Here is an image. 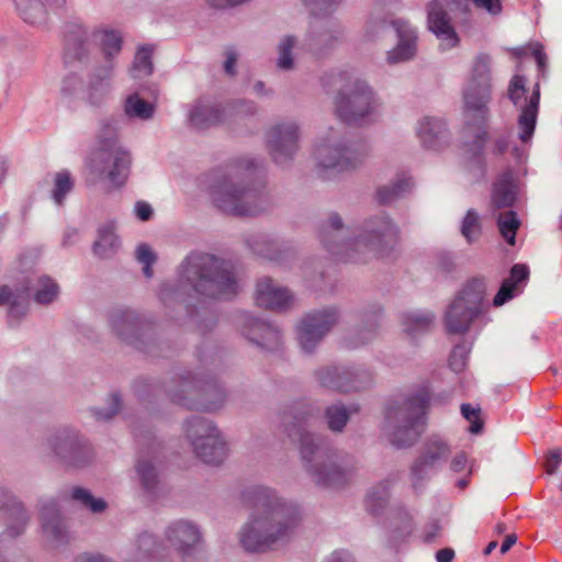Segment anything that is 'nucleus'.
<instances>
[{
  "mask_svg": "<svg viewBox=\"0 0 562 562\" xmlns=\"http://www.w3.org/2000/svg\"><path fill=\"white\" fill-rule=\"evenodd\" d=\"M262 167L251 157H238L210 175L209 195L222 212L237 216H256L271 206L261 181Z\"/></svg>",
  "mask_w": 562,
  "mask_h": 562,
  "instance_id": "obj_1",
  "label": "nucleus"
},
{
  "mask_svg": "<svg viewBox=\"0 0 562 562\" xmlns=\"http://www.w3.org/2000/svg\"><path fill=\"white\" fill-rule=\"evenodd\" d=\"M252 508L240 533V543L249 552H262L288 541L296 530L301 515L293 503L281 499L265 486H250L241 493Z\"/></svg>",
  "mask_w": 562,
  "mask_h": 562,
  "instance_id": "obj_2",
  "label": "nucleus"
},
{
  "mask_svg": "<svg viewBox=\"0 0 562 562\" xmlns=\"http://www.w3.org/2000/svg\"><path fill=\"white\" fill-rule=\"evenodd\" d=\"M349 235V228L337 213L329 215L319 233L324 247L344 262H364L386 256L398 243V229L383 212L369 217L359 235L352 238Z\"/></svg>",
  "mask_w": 562,
  "mask_h": 562,
  "instance_id": "obj_3",
  "label": "nucleus"
},
{
  "mask_svg": "<svg viewBox=\"0 0 562 562\" xmlns=\"http://www.w3.org/2000/svg\"><path fill=\"white\" fill-rule=\"evenodd\" d=\"M314 408L307 404L293 405L282 415V426L292 441L300 442L304 467L318 485L337 487L344 485L351 468L338 462V456L329 448L324 437L311 432Z\"/></svg>",
  "mask_w": 562,
  "mask_h": 562,
  "instance_id": "obj_4",
  "label": "nucleus"
},
{
  "mask_svg": "<svg viewBox=\"0 0 562 562\" xmlns=\"http://www.w3.org/2000/svg\"><path fill=\"white\" fill-rule=\"evenodd\" d=\"M179 284H162L159 297L164 304L183 301L184 296L227 300L239 291L229 262L203 252H191L179 268Z\"/></svg>",
  "mask_w": 562,
  "mask_h": 562,
  "instance_id": "obj_5",
  "label": "nucleus"
},
{
  "mask_svg": "<svg viewBox=\"0 0 562 562\" xmlns=\"http://www.w3.org/2000/svg\"><path fill=\"white\" fill-rule=\"evenodd\" d=\"M122 43V35L116 30H89L82 24L74 23L68 25L65 33L63 60L67 66L91 69L92 76L103 81L112 74Z\"/></svg>",
  "mask_w": 562,
  "mask_h": 562,
  "instance_id": "obj_6",
  "label": "nucleus"
},
{
  "mask_svg": "<svg viewBox=\"0 0 562 562\" xmlns=\"http://www.w3.org/2000/svg\"><path fill=\"white\" fill-rule=\"evenodd\" d=\"M491 92V58L479 55L471 68L463 88V116L465 125L474 127V156L481 161V153L486 140L485 124L488 117Z\"/></svg>",
  "mask_w": 562,
  "mask_h": 562,
  "instance_id": "obj_7",
  "label": "nucleus"
},
{
  "mask_svg": "<svg viewBox=\"0 0 562 562\" xmlns=\"http://www.w3.org/2000/svg\"><path fill=\"white\" fill-rule=\"evenodd\" d=\"M430 393L426 385L405 396L386 409L385 418L390 441L398 447L414 445L426 427Z\"/></svg>",
  "mask_w": 562,
  "mask_h": 562,
  "instance_id": "obj_8",
  "label": "nucleus"
},
{
  "mask_svg": "<svg viewBox=\"0 0 562 562\" xmlns=\"http://www.w3.org/2000/svg\"><path fill=\"white\" fill-rule=\"evenodd\" d=\"M131 164V154L119 144L115 131L110 125H104L98 147L86 160L92 181L106 180L111 187L119 188L127 180Z\"/></svg>",
  "mask_w": 562,
  "mask_h": 562,
  "instance_id": "obj_9",
  "label": "nucleus"
},
{
  "mask_svg": "<svg viewBox=\"0 0 562 562\" xmlns=\"http://www.w3.org/2000/svg\"><path fill=\"white\" fill-rule=\"evenodd\" d=\"M368 153L366 143L348 140L341 132L330 128L315 145L313 156L319 176L329 178V172L356 168Z\"/></svg>",
  "mask_w": 562,
  "mask_h": 562,
  "instance_id": "obj_10",
  "label": "nucleus"
},
{
  "mask_svg": "<svg viewBox=\"0 0 562 562\" xmlns=\"http://www.w3.org/2000/svg\"><path fill=\"white\" fill-rule=\"evenodd\" d=\"M527 79L515 75L508 85V98L518 111L517 136L522 147H514L513 155L521 162L526 156L525 147L529 146L535 134L540 106V87L536 83L532 89L526 87Z\"/></svg>",
  "mask_w": 562,
  "mask_h": 562,
  "instance_id": "obj_11",
  "label": "nucleus"
},
{
  "mask_svg": "<svg viewBox=\"0 0 562 562\" xmlns=\"http://www.w3.org/2000/svg\"><path fill=\"white\" fill-rule=\"evenodd\" d=\"M170 400L189 409L212 412L225 401V392L213 378L179 376L167 387Z\"/></svg>",
  "mask_w": 562,
  "mask_h": 562,
  "instance_id": "obj_12",
  "label": "nucleus"
},
{
  "mask_svg": "<svg viewBox=\"0 0 562 562\" xmlns=\"http://www.w3.org/2000/svg\"><path fill=\"white\" fill-rule=\"evenodd\" d=\"M379 106L371 87L359 78L349 79L335 100L337 116L349 125H361L370 121Z\"/></svg>",
  "mask_w": 562,
  "mask_h": 562,
  "instance_id": "obj_13",
  "label": "nucleus"
},
{
  "mask_svg": "<svg viewBox=\"0 0 562 562\" xmlns=\"http://www.w3.org/2000/svg\"><path fill=\"white\" fill-rule=\"evenodd\" d=\"M486 284L483 279H473L457 294L445 314V326L450 334L465 333L472 322L484 310Z\"/></svg>",
  "mask_w": 562,
  "mask_h": 562,
  "instance_id": "obj_14",
  "label": "nucleus"
},
{
  "mask_svg": "<svg viewBox=\"0 0 562 562\" xmlns=\"http://www.w3.org/2000/svg\"><path fill=\"white\" fill-rule=\"evenodd\" d=\"M186 435L195 456L209 464L221 463L227 453L218 429L205 417L193 416L186 422Z\"/></svg>",
  "mask_w": 562,
  "mask_h": 562,
  "instance_id": "obj_15",
  "label": "nucleus"
},
{
  "mask_svg": "<svg viewBox=\"0 0 562 562\" xmlns=\"http://www.w3.org/2000/svg\"><path fill=\"white\" fill-rule=\"evenodd\" d=\"M451 453L450 446L439 436H432L423 446L420 456L413 463L412 484L417 491L424 481L437 473L447 462Z\"/></svg>",
  "mask_w": 562,
  "mask_h": 562,
  "instance_id": "obj_16",
  "label": "nucleus"
},
{
  "mask_svg": "<svg viewBox=\"0 0 562 562\" xmlns=\"http://www.w3.org/2000/svg\"><path fill=\"white\" fill-rule=\"evenodd\" d=\"M300 127L294 121L274 124L266 134V144L278 165L290 161L299 148Z\"/></svg>",
  "mask_w": 562,
  "mask_h": 562,
  "instance_id": "obj_17",
  "label": "nucleus"
},
{
  "mask_svg": "<svg viewBox=\"0 0 562 562\" xmlns=\"http://www.w3.org/2000/svg\"><path fill=\"white\" fill-rule=\"evenodd\" d=\"M338 314L335 308L305 315L297 327V339L301 348L306 352H312L336 324Z\"/></svg>",
  "mask_w": 562,
  "mask_h": 562,
  "instance_id": "obj_18",
  "label": "nucleus"
},
{
  "mask_svg": "<svg viewBox=\"0 0 562 562\" xmlns=\"http://www.w3.org/2000/svg\"><path fill=\"white\" fill-rule=\"evenodd\" d=\"M54 453L74 467H82L91 457V449L76 431L68 428L58 430L48 439Z\"/></svg>",
  "mask_w": 562,
  "mask_h": 562,
  "instance_id": "obj_19",
  "label": "nucleus"
},
{
  "mask_svg": "<svg viewBox=\"0 0 562 562\" xmlns=\"http://www.w3.org/2000/svg\"><path fill=\"white\" fill-rule=\"evenodd\" d=\"M315 378L317 382L326 389L339 392H351L363 387L367 373L344 366H330L317 370Z\"/></svg>",
  "mask_w": 562,
  "mask_h": 562,
  "instance_id": "obj_20",
  "label": "nucleus"
},
{
  "mask_svg": "<svg viewBox=\"0 0 562 562\" xmlns=\"http://www.w3.org/2000/svg\"><path fill=\"white\" fill-rule=\"evenodd\" d=\"M166 540L184 560L193 555L201 542L199 527L184 519L171 522L166 529Z\"/></svg>",
  "mask_w": 562,
  "mask_h": 562,
  "instance_id": "obj_21",
  "label": "nucleus"
},
{
  "mask_svg": "<svg viewBox=\"0 0 562 562\" xmlns=\"http://www.w3.org/2000/svg\"><path fill=\"white\" fill-rule=\"evenodd\" d=\"M42 531L47 544L53 548L67 543L69 536L59 514L58 503L49 499L41 506Z\"/></svg>",
  "mask_w": 562,
  "mask_h": 562,
  "instance_id": "obj_22",
  "label": "nucleus"
},
{
  "mask_svg": "<svg viewBox=\"0 0 562 562\" xmlns=\"http://www.w3.org/2000/svg\"><path fill=\"white\" fill-rule=\"evenodd\" d=\"M255 300L257 305L267 310L285 311L293 305L294 296L288 288L270 278H262L257 283Z\"/></svg>",
  "mask_w": 562,
  "mask_h": 562,
  "instance_id": "obj_23",
  "label": "nucleus"
},
{
  "mask_svg": "<svg viewBox=\"0 0 562 562\" xmlns=\"http://www.w3.org/2000/svg\"><path fill=\"white\" fill-rule=\"evenodd\" d=\"M397 35V45L387 52L389 64H397L409 60L416 54L417 33L416 30L405 20L396 19L391 21Z\"/></svg>",
  "mask_w": 562,
  "mask_h": 562,
  "instance_id": "obj_24",
  "label": "nucleus"
},
{
  "mask_svg": "<svg viewBox=\"0 0 562 562\" xmlns=\"http://www.w3.org/2000/svg\"><path fill=\"white\" fill-rule=\"evenodd\" d=\"M428 27L440 41L441 49H450L459 43V37L450 24L449 16L442 4L438 1H431L428 4Z\"/></svg>",
  "mask_w": 562,
  "mask_h": 562,
  "instance_id": "obj_25",
  "label": "nucleus"
},
{
  "mask_svg": "<svg viewBox=\"0 0 562 562\" xmlns=\"http://www.w3.org/2000/svg\"><path fill=\"white\" fill-rule=\"evenodd\" d=\"M415 134L422 146L430 150H440L448 142L446 123L437 116L426 115L418 120Z\"/></svg>",
  "mask_w": 562,
  "mask_h": 562,
  "instance_id": "obj_26",
  "label": "nucleus"
},
{
  "mask_svg": "<svg viewBox=\"0 0 562 562\" xmlns=\"http://www.w3.org/2000/svg\"><path fill=\"white\" fill-rule=\"evenodd\" d=\"M160 443L150 437L145 449H142L136 461V473L143 488L153 494L158 484V473L155 465Z\"/></svg>",
  "mask_w": 562,
  "mask_h": 562,
  "instance_id": "obj_27",
  "label": "nucleus"
},
{
  "mask_svg": "<svg viewBox=\"0 0 562 562\" xmlns=\"http://www.w3.org/2000/svg\"><path fill=\"white\" fill-rule=\"evenodd\" d=\"M243 335L266 349L277 348L281 339L280 330L276 325L250 315L245 316Z\"/></svg>",
  "mask_w": 562,
  "mask_h": 562,
  "instance_id": "obj_28",
  "label": "nucleus"
},
{
  "mask_svg": "<svg viewBox=\"0 0 562 562\" xmlns=\"http://www.w3.org/2000/svg\"><path fill=\"white\" fill-rule=\"evenodd\" d=\"M165 553V546L158 542L154 535L145 531L130 544L125 562H159Z\"/></svg>",
  "mask_w": 562,
  "mask_h": 562,
  "instance_id": "obj_29",
  "label": "nucleus"
},
{
  "mask_svg": "<svg viewBox=\"0 0 562 562\" xmlns=\"http://www.w3.org/2000/svg\"><path fill=\"white\" fill-rule=\"evenodd\" d=\"M188 122L195 130H205L224 122L223 109L211 99H199L191 104Z\"/></svg>",
  "mask_w": 562,
  "mask_h": 562,
  "instance_id": "obj_30",
  "label": "nucleus"
},
{
  "mask_svg": "<svg viewBox=\"0 0 562 562\" xmlns=\"http://www.w3.org/2000/svg\"><path fill=\"white\" fill-rule=\"evenodd\" d=\"M110 324L117 337L138 347L142 326L135 312L128 308H116L110 315Z\"/></svg>",
  "mask_w": 562,
  "mask_h": 562,
  "instance_id": "obj_31",
  "label": "nucleus"
},
{
  "mask_svg": "<svg viewBox=\"0 0 562 562\" xmlns=\"http://www.w3.org/2000/svg\"><path fill=\"white\" fill-rule=\"evenodd\" d=\"M529 277V269L526 265L516 263L510 269V274L505 279L494 296L493 305L498 307L515 297L521 292Z\"/></svg>",
  "mask_w": 562,
  "mask_h": 562,
  "instance_id": "obj_32",
  "label": "nucleus"
},
{
  "mask_svg": "<svg viewBox=\"0 0 562 562\" xmlns=\"http://www.w3.org/2000/svg\"><path fill=\"white\" fill-rule=\"evenodd\" d=\"M392 482V479L381 481L379 484L372 486L364 497L363 503L366 512L378 520H380L386 512Z\"/></svg>",
  "mask_w": 562,
  "mask_h": 562,
  "instance_id": "obj_33",
  "label": "nucleus"
},
{
  "mask_svg": "<svg viewBox=\"0 0 562 562\" xmlns=\"http://www.w3.org/2000/svg\"><path fill=\"white\" fill-rule=\"evenodd\" d=\"M516 200V186L510 170L504 171L493 186L492 203L495 207L512 206Z\"/></svg>",
  "mask_w": 562,
  "mask_h": 562,
  "instance_id": "obj_34",
  "label": "nucleus"
},
{
  "mask_svg": "<svg viewBox=\"0 0 562 562\" xmlns=\"http://www.w3.org/2000/svg\"><path fill=\"white\" fill-rule=\"evenodd\" d=\"M387 528L392 541H403L409 537L414 530V517L412 513L405 508L393 509L390 514Z\"/></svg>",
  "mask_w": 562,
  "mask_h": 562,
  "instance_id": "obj_35",
  "label": "nucleus"
},
{
  "mask_svg": "<svg viewBox=\"0 0 562 562\" xmlns=\"http://www.w3.org/2000/svg\"><path fill=\"white\" fill-rule=\"evenodd\" d=\"M120 246L115 235V225L113 222L105 223L98 229V238L93 244V251L100 258H108L115 254Z\"/></svg>",
  "mask_w": 562,
  "mask_h": 562,
  "instance_id": "obj_36",
  "label": "nucleus"
},
{
  "mask_svg": "<svg viewBox=\"0 0 562 562\" xmlns=\"http://www.w3.org/2000/svg\"><path fill=\"white\" fill-rule=\"evenodd\" d=\"M413 180L407 172L397 175L395 181L390 186L381 187L376 192V199L381 204H389L398 198L409 193L413 189Z\"/></svg>",
  "mask_w": 562,
  "mask_h": 562,
  "instance_id": "obj_37",
  "label": "nucleus"
},
{
  "mask_svg": "<svg viewBox=\"0 0 562 562\" xmlns=\"http://www.w3.org/2000/svg\"><path fill=\"white\" fill-rule=\"evenodd\" d=\"M434 319L435 315L429 311H411L402 315L404 331L411 337L426 333Z\"/></svg>",
  "mask_w": 562,
  "mask_h": 562,
  "instance_id": "obj_38",
  "label": "nucleus"
},
{
  "mask_svg": "<svg viewBox=\"0 0 562 562\" xmlns=\"http://www.w3.org/2000/svg\"><path fill=\"white\" fill-rule=\"evenodd\" d=\"M19 15L24 22L43 26L47 23V13L44 5L38 0H13Z\"/></svg>",
  "mask_w": 562,
  "mask_h": 562,
  "instance_id": "obj_39",
  "label": "nucleus"
},
{
  "mask_svg": "<svg viewBox=\"0 0 562 562\" xmlns=\"http://www.w3.org/2000/svg\"><path fill=\"white\" fill-rule=\"evenodd\" d=\"M123 110L128 119L148 121L153 119L156 106L153 102L144 100L137 92H134L125 99Z\"/></svg>",
  "mask_w": 562,
  "mask_h": 562,
  "instance_id": "obj_40",
  "label": "nucleus"
},
{
  "mask_svg": "<svg viewBox=\"0 0 562 562\" xmlns=\"http://www.w3.org/2000/svg\"><path fill=\"white\" fill-rule=\"evenodd\" d=\"M25 293L33 292V296L38 304H48L53 302L58 293V284L47 276L38 277L31 286L23 290Z\"/></svg>",
  "mask_w": 562,
  "mask_h": 562,
  "instance_id": "obj_41",
  "label": "nucleus"
},
{
  "mask_svg": "<svg viewBox=\"0 0 562 562\" xmlns=\"http://www.w3.org/2000/svg\"><path fill=\"white\" fill-rule=\"evenodd\" d=\"M5 512L10 519L7 533L10 537H16L24 531L29 516L22 504L12 496L9 497Z\"/></svg>",
  "mask_w": 562,
  "mask_h": 562,
  "instance_id": "obj_42",
  "label": "nucleus"
},
{
  "mask_svg": "<svg viewBox=\"0 0 562 562\" xmlns=\"http://www.w3.org/2000/svg\"><path fill=\"white\" fill-rule=\"evenodd\" d=\"M248 244L252 251L259 256L270 260H279L281 257L279 243L266 235L251 237Z\"/></svg>",
  "mask_w": 562,
  "mask_h": 562,
  "instance_id": "obj_43",
  "label": "nucleus"
},
{
  "mask_svg": "<svg viewBox=\"0 0 562 562\" xmlns=\"http://www.w3.org/2000/svg\"><path fill=\"white\" fill-rule=\"evenodd\" d=\"M151 55L153 47L149 45L142 46L137 49L133 66L130 70L133 78H143L153 72Z\"/></svg>",
  "mask_w": 562,
  "mask_h": 562,
  "instance_id": "obj_44",
  "label": "nucleus"
},
{
  "mask_svg": "<svg viewBox=\"0 0 562 562\" xmlns=\"http://www.w3.org/2000/svg\"><path fill=\"white\" fill-rule=\"evenodd\" d=\"M497 225L503 238L509 245L514 246L516 241V233L520 226V221L517 216V213L514 211L501 213L497 218Z\"/></svg>",
  "mask_w": 562,
  "mask_h": 562,
  "instance_id": "obj_45",
  "label": "nucleus"
},
{
  "mask_svg": "<svg viewBox=\"0 0 562 562\" xmlns=\"http://www.w3.org/2000/svg\"><path fill=\"white\" fill-rule=\"evenodd\" d=\"M461 234L469 244H472L482 235V224L479 213L471 209L467 212L461 223Z\"/></svg>",
  "mask_w": 562,
  "mask_h": 562,
  "instance_id": "obj_46",
  "label": "nucleus"
},
{
  "mask_svg": "<svg viewBox=\"0 0 562 562\" xmlns=\"http://www.w3.org/2000/svg\"><path fill=\"white\" fill-rule=\"evenodd\" d=\"M296 44L297 40L293 35H285L280 40L278 45V68L282 70H290L293 68L294 59L292 50L296 46Z\"/></svg>",
  "mask_w": 562,
  "mask_h": 562,
  "instance_id": "obj_47",
  "label": "nucleus"
},
{
  "mask_svg": "<svg viewBox=\"0 0 562 562\" xmlns=\"http://www.w3.org/2000/svg\"><path fill=\"white\" fill-rule=\"evenodd\" d=\"M74 181L70 172L61 170L54 177V188L52 191V199L57 205H61L66 195L72 190Z\"/></svg>",
  "mask_w": 562,
  "mask_h": 562,
  "instance_id": "obj_48",
  "label": "nucleus"
},
{
  "mask_svg": "<svg viewBox=\"0 0 562 562\" xmlns=\"http://www.w3.org/2000/svg\"><path fill=\"white\" fill-rule=\"evenodd\" d=\"M222 109L225 121L227 119H241L252 115L257 111V105L254 101L240 99L222 106Z\"/></svg>",
  "mask_w": 562,
  "mask_h": 562,
  "instance_id": "obj_49",
  "label": "nucleus"
},
{
  "mask_svg": "<svg viewBox=\"0 0 562 562\" xmlns=\"http://www.w3.org/2000/svg\"><path fill=\"white\" fill-rule=\"evenodd\" d=\"M71 498L92 513H101L106 507L103 499L94 498L88 490L82 487H74L71 490Z\"/></svg>",
  "mask_w": 562,
  "mask_h": 562,
  "instance_id": "obj_50",
  "label": "nucleus"
},
{
  "mask_svg": "<svg viewBox=\"0 0 562 562\" xmlns=\"http://www.w3.org/2000/svg\"><path fill=\"white\" fill-rule=\"evenodd\" d=\"M352 411L342 405H331L326 409V419L330 430L341 431Z\"/></svg>",
  "mask_w": 562,
  "mask_h": 562,
  "instance_id": "obj_51",
  "label": "nucleus"
},
{
  "mask_svg": "<svg viewBox=\"0 0 562 562\" xmlns=\"http://www.w3.org/2000/svg\"><path fill=\"white\" fill-rule=\"evenodd\" d=\"M313 16H325L336 10L342 0H301Z\"/></svg>",
  "mask_w": 562,
  "mask_h": 562,
  "instance_id": "obj_52",
  "label": "nucleus"
},
{
  "mask_svg": "<svg viewBox=\"0 0 562 562\" xmlns=\"http://www.w3.org/2000/svg\"><path fill=\"white\" fill-rule=\"evenodd\" d=\"M470 346L462 342L456 345L449 358V366L454 372H461L467 366Z\"/></svg>",
  "mask_w": 562,
  "mask_h": 562,
  "instance_id": "obj_53",
  "label": "nucleus"
},
{
  "mask_svg": "<svg viewBox=\"0 0 562 562\" xmlns=\"http://www.w3.org/2000/svg\"><path fill=\"white\" fill-rule=\"evenodd\" d=\"M136 259L143 265V272L146 278L153 277L151 265L156 261V255L147 244H140L136 248Z\"/></svg>",
  "mask_w": 562,
  "mask_h": 562,
  "instance_id": "obj_54",
  "label": "nucleus"
},
{
  "mask_svg": "<svg viewBox=\"0 0 562 562\" xmlns=\"http://www.w3.org/2000/svg\"><path fill=\"white\" fill-rule=\"evenodd\" d=\"M30 296V293H25L24 291H18L12 301H10L9 307V319L10 322L14 319H19L22 315L26 313V302Z\"/></svg>",
  "mask_w": 562,
  "mask_h": 562,
  "instance_id": "obj_55",
  "label": "nucleus"
},
{
  "mask_svg": "<svg viewBox=\"0 0 562 562\" xmlns=\"http://www.w3.org/2000/svg\"><path fill=\"white\" fill-rule=\"evenodd\" d=\"M461 414L470 423V427H469L470 432L479 434L482 430L483 424L480 419V409L479 408H475L470 404H462L461 405Z\"/></svg>",
  "mask_w": 562,
  "mask_h": 562,
  "instance_id": "obj_56",
  "label": "nucleus"
},
{
  "mask_svg": "<svg viewBox=\"0 0 562 562\" xmlns=\"http://www.w3.org/2000/svg\"><path fill=\"white\" fill-rule=\"evenodd\" d=\"M334 40H337V37L328 32H323L318 35L310 33L306 37V45L314 55H321L323 53L321 45L328 44Z\"/></svg>",
  "mask_w": 562,
  "mask_h": 562,
  "instance_id": "obj_57",
  "label": "nucleus"
},
{
  "mask_svg": "<svg viewBox=\"0 0 562 562\" xmlns=\"http://www.w3.org/2000/svg\"><path fill=\"white\" fill-rule=\"evenodd\" d=\"M379 318H380V311H375L372 314V316L370 318H368V321H367V326H366V329H364L367 336L366 337H361L357 341H352V340L348 339L346 341L347 347H349V348H357V347L368 342L373 337V334H374L375 328H376V321Z\"/></svg>",
  "mask_w": 562,
  "mask_h": 562,
  "instance_id": "obj_58",
  "label": "nucleus"
},
{
  "mask_svg": "<svg viewBox=\"0 0 562 562\" xmlns=\"http://www.w3.org/2000/svg\"><path fill=\"white\" fill-rule=\"evenodd\" d=\"M110 401H111V403H110L109 409H105V411L95 409L94 411V415L98 419L108 420L119 412V408L121 406L120 395L117 393L111 394Z\"/></svg>",
  "mask_w": 562,
  "mask_h": 562,
  "instance_id": "obj_59",
  "label": "nucleus"
},
{
  "mask_svg": "<svg viewBox=\"0 0 562 562\" xmlns=\"http://www.w3.org/2000/svg\"><path fill=\"white\" fill-rule=\"evenodd\" d=\"M472 3L481 10H484L488 14L495 16L501 14L503 4L501 0H471Z\"/></svg>",
  "mask_w": 562,
  "mask_h": 562,
  "instance_id": "obj_60",
  "label": "nucleus"
},
{
  "mask_svg": "<svg viewBox=\"0 0 562 562\" xmlns=\"http://www.w3.org/2000/svg\"><path fill=\"white\" fill-rule=\"evenodd\" d=\"M80 86L81 79L76 74H71L63 79L60 90L63 94L70 95L76 92Z\"/></svg>",
  "mask_w": 562,
  "mask_h": 562,
  "instance_id": "obj_61",
  "label": "nucleus"
},
{
  "mask_svg": "<svg viewBox=\"0 0 562 562\" xmlns=\"http://www.w3.org/2000/svg\"><path fill=\"white\" fill-rule=\"evenodd\" d=\"M237 58H238V53H237L236 48L227 47L225 50V61H224V69L227 75H229V76L235 75Z\"/></svg>",
  "mask_w": 562,
  "mask_h": 562,
  "instance_id": "obj_62",
  "label": "nucleus"
},
{
  "mask_svg": "<svg viewBox=\"0 0 562 562\" xmlns=\"http://www.w3.org/2000/svg\"><path fill=\"white\" fill-rule=\"evenodd\" d=\"M528 48L530 49L531 55L536 59L539 70H543L547 63V55L544 53L543 45L536 42L531 43Z\"/></svg>",
  "mask_w": 562,
  "mask_h": 562,
  "instance_id": "obj_63",
  "label": "nucleus"
},
{
  "mask_svg": "<svg viewBox=\"0 0 562 562\" xmlns=\"http://www.w3.org/2000/svg\"><path fill=\"white\" fill-rule=\"evenodd\" d=\"M562 461V450L553 449L548 453L547 457V470L549 473H553Z\"/></svg>",
  "mask_w": 562,
  "mask_h": 562,
  "instance_id": "obj_64",
  "label": "nucleus"
}]
</instances>
